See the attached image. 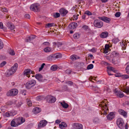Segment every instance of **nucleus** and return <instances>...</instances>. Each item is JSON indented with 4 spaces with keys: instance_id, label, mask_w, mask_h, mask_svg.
Returning a JSON list of instances; mask_svg holds the SVG:
<instances>
[{
    "instance_id": "obj_1",
    "label": "nucleus",
    "mask_w": 129,
    "mask_h": 129,
    "mask_svg": "<svg viewBox=\"0 0 129 129\" xmlns=\"http://www.w3.org/2000/svg\"><path fill=\"white\" fill-rule=\"evenodd\" d=\"M100 102L101 104H99V106L103 108L102 113L105 115L107 114V111L108 110L107 105L105 103V101H102Z\"/></svg>"
},
{
    "instance_id": "obj_2",
    "label": "nucleus",
    "mask_w": 129,
    "mask_h": 129,
    "mask_svg": "<svg viewBox=\"0 0 129 129\" xmlns=\"http://www.w3.org/2000/svg\"><path fill=\"white\" fill-rule=\"evenodd\" d=\"M36 81L34 79L28 81L25 84V87L27 89H30L36 84Z\"/></svg>"
},
{
    "instance_id": "obj_3",
    "label": "nucleus",
    "mask_w": 129,
    "mask_h": 129,
    "mask_svg": "<svg viewBox=\"0 0 129 129\" xmlns=\"http://www.w3.org/2000/svg\"><path fill=\"white\" fill-rule=\"evenodd\" d=\"M62 55L60 53H57L55 54H51L49 56V61L54 60L55 59H57L62 57Z\"/></svg>"
},
{
    "instance_id": "obj_4",
    "label": "nucleus",
    "mask_w": 129,
    "mask_h": 129,
    "mask_svg": "<svg viewBox=\"0 0 129 129\" xmlns=\"http://www.w3.org/2000/svg\"><path fill=\"white\" fill-rule=\"evenodd\" d=\"M18 91L16 89H13L9 91L7 93L8 96H14L18 93Z\"/></svg>"
},
{
    "instance_id": "obj_5",
    "label": "nucleus",
    "mask_w": 129,
    "mask_h": 129,
    "mask_svg": "<svg viewBox=\"0 0 129 129\" xmlns=\"http://www.w3.org/2000/svg\"><path fill=\"white\" fill-rule=\"evenodd\" d=\"M100 20L97 19L94 21L93 24L94 26L98 28H101L103 26V22Z\"/></svg>"
},
{
    "instance_id": "obj_6",
    "label": "nucleus",
    "mask_w": 129,
    "mask_h": 129,
    "mask_svg": "<svg viewBox=\"0 0 129 129\" xmlns=\"http://www.w3.org/2000/svg\"><path fill=\"white\" fill-rule=\"evenodd\" d=\"M118 126L121 129H123L124 126V122L123 119L121 118L118 119L116 122Z\"/></svg>"
},
{
    "instance_id": "obj_7",
    "label": "nucleus",
    "mask_w": 129,
    "mask_h": 129,
    "mask_svg": "<svg viewBox=\"0 0 129 129\" xmlns=\"http://www.w3.org/2000/svg\"><path fill=\"white\" fill-rule=\"evenodd\" d=\"M39 5L38 4H34L32 5L30 7L31 10L34 12H37L39 11Z\"/></svg>"
},
{
    "instance_id": "obj_8",
    "label": "nucleus",
    "mask_w": 129,
    "mask_h": 129,
    "mask_svg": "<svg viewBox=\"0 0 129 129\" xmlns=\"http://www.w3.org/2000/svg\"><path fill=\"white\" fill-rule=\"evenodd\" d=\"M30 73H32V71L29 69H25L23 72V75L25 76H26L28 78L30 77L29 74Z\"/></svg>"
},
{
    "instance_id": "obj_9",
    "label": "nucleus",
    "mask_w": 129,
    "mask_h": 129,
    "mask_svg": "<svg viewBox=\"0 0 129 129\" xmlns=\"http://www.w3.org/2000/svg\"><path fill=\"white\" fill-rule=\"evenodd\" d=\"M47 123V122L45 120L41 121L38 124V126L39 128L45 126Z\"/></svg>"
},
{
    "instance_id": "obj_10",
    "label": "nucleus",
    "mask_w": 129,
    "mask_h": 129,
    "mask_svg": "<svg viewBox=\"0 0 129 129\" xmlns=\"http://www.w3.org/2000/svg\"><path fill=\"white\" fill-rule=\"evenodd\" d=\"M73 127L74 128L76 129H83V128L82 125L81 124L79 123H73Z\"/></svg>"
},
{
    "instance_id": "obj_11",
    "label": "nucleus",
    "mask_w": 129,
    "mask_h": 129,
    "mask_svg": "<svg viewBox=\"0 0 129 129\" xmlns=\"http://www.w3.org/2000/svg\"><path fill=\"white\" fill-rule=\"evenodd\" d=\"M98 18L99 19L101 20L106 23H109L111 20L110 18L105 16L99 17H98Z\"/></svg>"
},
{
    "instance_id": "obj_12",
    "label": "nucleus",
    "mask_w": 129,
    "mask_h": 129,
    "mask_svg": "<svg viewBox=\"0 0 129 129\" xmlns=\"http://www.w3.org/2000/svg\"><path fill=\"white\" fill-rule=\"evenodd\" d=\"M60 14L63 16H64L68 13V11L64 8H61L59 10Z\"/></svg>"
},
{
    "instance_id": "obj_13",
    "label": "nucleus",
    "mask_w": 129,
    "mask_h": 129,
    "mask_svg": "<svg viewBox=\"0 0 129 129\" xmlns=\"http://www.w3.org/2000/svg\"><path fill=\"white\" fill-rule=\"evenodd\" d=\"M56 100V99L55 97L51 95H49V103H54Z\"/></svg>"
},
{
    "instance_id": "obj_14",
    "label": "nucleus",
    "mask_w": 129,
    "mask_h": 129,
    "mask_svg": "<svg viewBox=\"0 0 129 129\" xmlns=\"http://www.w3.org/2000/svg\"><path fill=\"white\" fill-rule=\"evenodd\" d=\"M114 115L113 113L111 112L107 116V119L109 120H111L113 119L114 118Z\"/></svg>"
},
{
    "instance_id": "obj_15",
    "label": "nucleus",
    "mask_w": 129,
    "mask_h": 129,
    "mask_svg": "<svg viewBox=\"0 0 129 129\" xmlns=\"http://www.w3.org/2000/svg\"><path fill=\"white\" fill-rule=\"evenodd\" d=\"M118 112L121 115L125 117H126L127 116V113L123 110L122 109H119L118 110Z\"/></svg>"
},
{
    "instance_id": "obj_16",
    "label": "nucleus",
    "mask_w": 129,
    "mask_h": 129,
    "mask_svg": "<svg viewBox=\"0 0 129 129\" xmlns=\"http://www.w3.org/2000/svg\"><path fill=\"white\" fill-rule=\"evenodd\" d=\"M17 120L18 121V123L19 125L25 121V119L22 117L18 118L17 119Z\"/></svg>"
},
{
    "instance_id": "obj_17",
    "label": "nucleus",
    "mask_w": 129,
    "mask_h": 129,
    "mask_svg": "<svg viewBox=\"0 0 129 129\" xmlns=\"http://www.w3.org/2000/svg\"><path fill=\"white\" fill-rule=\"evenodd\" d=\"M7 25L11 30H13L15 28L14 26L11 23L7 22Z\"/></svg>"
},
{
    "instance_id": "obj_18",
    "label": "nucleus",
    "mask_w": 129,
    "mask_h": 129,
    "mask_svg": "<svg viewBox=\"0 0 129 129\" xmlns=\"http://www.w3.org/2000/svg\"><path fill=\"white\" fill-rule=\"evenodd\" d=\"M35 78L40 81H43V77L40 74H37L35 75Z\"/></svg>"
},
{
    "instance_id": "obj_19",
    "label": "nucleus",
    "mask_w": 129,
    "mask_h": 129,
    "mask_svg": "<svg viewBox=\"0 0 129 129\" xmlns=\"http://www.w3.org/2000/svg\"><path fill=\"white\" fill-rule=\"evenodd\" d=\"M108 35V32L107 31L103 32L100 35V37L102 38H105L107 37Z\"/></svg>"
},
{
    "instance_id": "obj_20",
    "label": "nucleus",
    "mask_w": 129,
    "mask_h": 129,
    "mask_svg": "<svg viewBox=\"0 0 129 129\" xmlns=\"http://www.w3.org/2000/svg\"><path fill=\"white\" fill-rule=\"evenodd\" d=\"M18 67V64L17 63H15L14 65L11 67V70L14 73L15 72Z\"/></svg>"
},
{
    "instance_id": "obj_21",
    "label": "nucleus",
    "mask_w": 129,
    "mask_h": 129,
    "mask_svg": "<svg viewBox=\"0 0 129 129\" xmlns=\"http://www.w3.org/2000/svg\"><path fill=\"white\" fill-rule=\"evenodd\" d=\"M41 111V109L40 108L36 107L34 108L33 111L34 113L36 114L39 113Z\"/></svg>"
},
{
    "instance_id": "obj_22",
    "label": "nucleus",
    "mask_w": 129,
    "mask_h": 129,
    "mask_svg": "<svg viewBox=\"0 0 129 129\" xmlns=\"http://www.w3.org/2000/svg\"><path fill=\"white\" fill-rule=\"evenodd\" d=\"M112 63L114 64H117L120 62V59L118 58H114L112 60Z\"/></svg>"
},
{
    "instance_id": "obj_23",
    "label": "nucleus",
    "mask_w": 129,
    "mask_h": 129,
    "mask_svg": "<svg viewBox=\"0 0 129 129\" xmlns=\"http://www.w3.org/2000/svg\"><path fill=\"white\" fill-rule=\"evenodd\" d=\"M67 126V124L64 122H62L60 124H59V127L63 129H64V128Z\"/></svg>"
},
{
    "instance_id": "obj_24",
    "label": "nucleus",
    "mask_w": 129,
    "mask_h": 129,
    "mask_svg": "<svg viewBox=\"0 0 129 129\" xmlns=\"http://www.w3.org/2000/svg\"><path fill=\"white\" fill-rule=\"evenodd\" d=\"M70 59L72 61H74L79 59L80 57L77 55H71L70 57Z\"/></svg>"
},
{
    "instance_id": "obj_25",
    "label": "nucleus",
    "mask_w": 129,
    "mask_h": 129,
    "mask_svg": "<svg viewBox=\"0 0 129 129\" xmlns=\"http://www.w3.org/2000/svg\"><path fill=\"white\" fill-rule=\"evenodd\" d=\"M59 103H60L62 107L64 108H67L69 106L68 104L66 103L64 101L63 102H59Z\"/></svg>"
},
{
    "instance_id": "obj_26",
    "label": "nucleus",
    "mask_w": 129,
    "mask_h": 129,
    "mask_svg": "<svg viewBox=\"0 0 129 129\" xmlns=\"http://www.w3.org/2000/svg\"><path fill=\"white\" fill-rule=\"evenodd\" d=\"M116 93L117 95L120 98L123 97L124 96L123 93L121 91H117Z\"/></svg>"
},
{
    "instance_id": "obj_27",
    "label": "nucleus",
    "mask_w": 129,
    "mask_h": 129,
    "mask_svg": "<svg viewBox=\"0 0 129 129\" xmlns=\"http://www.w3.org/2000/svg\"><path fill=\"white\" fill-rule=\"evenodd\" d=\"M15 119H13L11 121V126L13 127H16L18 126L19 125L18 123L17 124L15 122Z\"/></svg>"
},
{
    "instance_id": "obj_28",
    "label": "nucleus",
    "mask_w": 129,
    "mask_h": 129,
    "mask_svg": "<svg viewBox=\"0 0 129 129\" xmlns=\"http://www.w3.org/2000/svg\"><path fill=\"white\" fill-rule=\"evenodd\" d=\"M59 68V67L56 65H53L50 68L51 70L53 71H55Z\"/></svg>"
},
{
    "instance_id": "obj_29",
    "label": "nucleus",
    "mask_w": 129,
    "mask_h": 129,
    "mask_svg": "<svg viewBox=\"0 0 129 129\" xmlns=\"http://www.w3.org/2000/svg\"><path fill=\"white\" fill-rule=\"evenodd\" d=\"M14 73L13 72V71L11 69L10 70H8L7 71L6 76H9Z\"/></svg>"
},
{
    "instance_id": "obj_30",
    "label": "nucleus",
    "mask_w": 129,
    "mask_h": 129,
    "mask_svg": "<svg viewBox=\"0 0 129 129\" xmlns=\"http://www.w3.org/2000/svg\"><path fill=\"white\" fill-rule=\"evenodd\" d=\"M60 14L56 12V13H54L53 14V16L55 18H57L60 16Z\"/></svg>"
},
{
    "instance_id": "obj_31",
    "label": "nucleus",
    "mask_w": 129,
    "mask_h": 129,
    "mask_svg": "<svg viewBox=\"0 0 129 129\" xmlns=\"http://www.w3.org/2000/svg\"><path fill=\"white\" fill-rule=\"evenodd\" d=\"M112 54L113 56L115 57H117V58H118L119 56V53L114 51L112 52Z\"/></svg>"
},
{
    "instance_id": "obj_32",
    "label": "nucleus",
    "mask_w": 129,
    "mask_h": 129,
    "mask_svg": "<svg viewBox=\"0 0 129 129\" xmlns=\"http://www.w3.org/2000/svg\"><path fill=\"white\" fill-rule=\"evenodd\" d=\"M123 92H125L127 94H129V88L128 87H126L125 89H122Z\"/></svg>"
},
{
    "instance_id": "obj_33",
    "label": "nucleus",
    "mask_w": 129,
    "mask_h": 129,
    "mask_svg": "<svg viewBox=\"0 0 129 129\" xmlns=\"http://www.w3.org/2000/svg\"><path fill=\"white\" fill-rule=\"evenodd\" d=\"M80 35L78 33H76L73 35V37L75 39H77L79 38Z\"/></svg>"
},
{
    "instance_id": "obj_34",
    "label": "nucleus",
    "mask_w": 129,
    "mask_h": 129,
    "mask_svg": "<svg viewBox=\"0 0 129 129\" xmlns=\"http://www.w3.org/2000/svg\"><path fill=\"white\" fill-rule=\"evenodd\" d=\"M107 68L108 69L107 70H109L111 71H112L114 72H115V71L114 70V69L113 67L111 66H108L107 67Z\"/></svg>"
},
{
    "instance_id": "obj_35",
    "label": "nucleus",
    "mask_w": 129,
    "mask_h": 129,
    "mask_svg": "<svg viewBox=\"0 0 129 129\" xmlns=\"http://www.w3.org/2000/svg\"><path fill=\"white\" fill-rule=\"evenodd\" d=\"M36 36L34 35H31L28 37L29 41H30L31 40L34 39L35 38Z\"/></svg>"
},
{
    "instance_id": "obj_36",
    "label": "nucleus",
    "mask_w": 129,
    "mask_h": 129,
    "mask_svg": "<svg viewBox=\"0 0 129 129\" xmlns=\"http://www.w3.org/2000/svg\"><path fill=\"white\" fill-rule=\"evenodd\" d=\"M27 104L28 105L31 106H32V103L28 99H27Z\"/></svg>"
},
{
    "instance_id": "obj_37",
    "label": "nucleus",
    "mask_w": 129,
    "mask_h": 129,
    "mask_svg": "<svg viewBox=\"0 0 129 129\" xmlns=\"http://www.w3.org/2000/svg\"><path fill=\"white\" fill-rule=\"evenodd\" d=\"M93 66L92 64H90L87 67V69L88 70L90 69L93 68Z\"/></svg>"
},
{
    "instance_id": "obj_38",
    "label": "nucleus",
    "mask_w": 129,
    "mask_h": 129,
    "mask_svg": "<svg viewBox=\"0 0 129 129\" xmlns=\"http://www.w3.org/2000/svg\"><path fill=\"white\" fill-rule=\"evenodd\" d=\"M44 99V98L42 96H38L36 98L37 100L38 101L42 100Z\"/></svg>"
},
{
    "instance_id": "obj_39",
    "label": "nucleus",
    "mask_w": 129,
    "mask_h": 129,
    "mask_svg": "<svg viewBox=\"0 0 129 129\" xmlns=\"http://www.w3.org/2000/svg\"><path fill=\"white\" fill-rule=\"evenodd\" d=\"M66 83L70 86H72L73 84V82L71 81H67Z\"/></svg>"
},
{
    "instance_id": "obj_40",
    "label": "nucleus",
    "mask_w": 129,
    "mask_h": 129,
    "mask_svg": "<svg viewBox=\"0 0 129 129\" xmlns=\"http://www.w3.org/2000/svg\"><path fill=\"white\" fill-rule=\"evenodd\" d=\"M122 77L123 79H127L129 78V76L127 75H124L122 76Z\"/></svg>"
},
{
    "instance_id": "obj_41",
    "label": "nucleus",
    "mask_w": 129,
    "mask_h": 129,
    "mask_svg": "<svg viewBox=\"0 0 129 129\" xmlns=\"http://www.w3.org/2000/svg\"><path fill=\"white\" fill-rule=\"evenodd\" d=\"M54 45H56L58 47H60L61 45L62 44L60 42H57V43H56V42H54Z\"/></svg>"
},
{
    "instance_id": "obj_42",
    "label": "nucleus",
    "mask_w": 129,
    "mask_h": 129,
    "mask_svg": "<svg viewBox=\"0 0 129 129\" xmlns=\"http://www.w3.org/2000/svg\"><path fill=\"white\" fill-rule=\"evenodd\" d=\"M126 72L128 74H129V64L127 65L125 68Z\"/></svg>"
},
{
    "instance_id": "obj_43",
    "label": "nucleus",
    "mask_w": 129,
    "mask_h": 129,
    "mask_svg": "<svg viewBox=\"0 0 129 129\" xmlns=\"http://www.w3.org/2000/svg\"><path fill=\"white\" fill-rule=\"evenodd\" d=\"M12 114L11 113L9 112H6L5 114V116L7 117H9L12 116Z\"/></svg>"
},
{
    "instance_id": "obj_44",
    "label": "nucleus",
    "mask_w": 129,
    "mask_h": 129,
    "mask_svg": "<svg viewBox=\"0 0 129 129\" xmlns=\"http://www.w3.org/2000/svg\"><path fill=\"white\" fill-rule=\"evenodd\" d=\"M85 14H86L88 15H92V13L88 11H86L85 13Z\"/></svg>"
},
{
    "instance_id": "obj_45",
    "label": "nucleus",
    "mask_w": 129,
    "mask_h": 129,
    "mask_svg": "<svg viewBox=\"0 0 129 129\" xmlns=\"http://www.w3.org/2000/svg\"><path fill=\"white\" fill-rule=\"evenodd\" d=\"M3 43L0 39V49H2L3 48Z\"/></svg>"
},
{
    "instance_id": "obj_46",
    "label": "nucleus",
    "mask_w": 129,
    "mask_h": 129,
    "mask_svg": "<svg viewBox=\"0 0 129 129\" xmlns=\"http://www.w3.org/2000/svg\"><path fill=\"white\" fill-rule=\"evenodd\" d=\"M9 53L12 55H14L15 54L14 51L13 50H11Z\"/></svg>"
},
{
    "instance_id": "obj_47",
    "label": "nucleus",
    "mask_w": 129,
    "mask_h": 129,
    "mask_svg": "<svg viewBox=\"0 0 129 129\" xmlns=\"http://www.w3.org/2000/svg\"><path fill=\"white\" fill-rule=\"evenodd\" d=\"M73 27V29L76 28L77 26V23L75 22H72Z\"/></svg>"
},
{
    "instance_id": "obj_48",
    "label": "nucleus",
    "mask_w": 129,
    "mask_h": 129,
    "mask_svg": "<svg viewBox=\"0 0 129 129\" xmlns=\"http://www.w3.org/2000/svg\"><path fill=\"white\" fill-rule=\"evenodd\" d=\"M45 63H43L41 65V67L39 68V71H41L44 67V66L45 65Z\"/></svg>"
},
{
    "instance_id": "obj_49",
    "label": "nucleus",
    "mask_w": 129,
    "mask_h": 129,
    "mask_svg": "<svg viewBox=\"0 0 129 129\" xmlns=\"http://www.w3.org/2000/svg\"><path fill=\"white\" fill-rule=\"evenodd\" d=\"M120 13L119 12H116L115 14V16L116 17H119L120 15Z\"/></svg>"
},
{
    "instance_id": "obj_50",
    "label": "nucleus",
    "mask_w": 129,
    "mask_h": 129,
    "mask_svg": "<svg viewBox=\"0 0 129 129\" xmlns=\"http://www.w3.org/2000/svg\"><path fill=\"white\" fill-rule=\"evenodd\" d=\"M109 45L108 44H106L105 45V49L108 50L109 48Z\"/></svg>"
},
{
    "instance_id": "obj_51",
    "label": "nucleus",
    "mask_w": 129,
    "mask_h": 129,
    "mask_svg": "<svg viewBox=\"0 0 129 129\" xmlns=\"http://www.w3.org/2000/svg\"><path fill=\"white\" fill-rule=\"evenodd\" d=\"M1 11L3 12H7V10L5 8H2Z\"/></svg>"
},
{
    "instance_id": "obj_52",
    "label": "nucleus",
    "mask_w": 129,
    "mask_h": 129,
    "mask_svg": "<svg viewBox=\"0 0 129 129\" xmlns=\"http://www.w3.org/2000/svg\"><path fill=\"white\" fill-rule=\"evenodd\" d=\"M73 25L72 23L69 25L68 26V27L70 29L72 28L73 29Z\"/></svg>"
},
{
    "instance_id": "obj_53",
    "label": "nucleus",
    "mask_w": 129,
    "mask_h": 129,
    "mask_svg": "<svg viewBox=\"0 0 129 129\" xmlns=\"http://www.w3.org/2000/svg\"><path fill=\"white\" fill-rule=\"evenodd\" d=\"M55 25V24L54 23H49V27L51 26H54Z\"/></svg>"
},
{
    "instance_id": "obj_54",
    "label": "nucleus",
    "mask_w": 129,
    "mask_h": 129,
    "mask_svg": "<svg viewBox=\"0 0 129 129\" xmlns=\"http://www.w3.org/2000/svg\"><path fill=\"white\" fill-rule=\"evenodd\" d=\"M25 17L26 18L30 19V16L29 14H27L25 15Z\"/></svg>"
},
{
    "instance_id": "obj_55",
    "label": "nucleus",
    "mask_w": 129,
    "mask_h": 129,
    "mask_svg": "<svg viewBox=\"0 0 129 129\" xmlns=\"http://www.w3.org/2000/svg\"><path fill=\"white\" fill-rule=\"evenodd\" d=\"M101 63L102 64H104L106 65H109V63H108L106 62L102 61L101 62Z\"/></svg>"
},
{
    "instance_id": "obj_56",
    "label": "nucleus",
    "mask_w": 129,
    "mask_h": 129,
    "mask_svg": "<svg viewBox=\"0 0 129 129\" xmlns=\"http://www.w3.org/2000/svg\"><path fill=\"white\" fill-rule=\"evenodd\" d=\"M44 52H48V47H47L44 48Z\"/></svg>"
},
{
    "instance_id": "obj_57",
    "label": "nucleus",
    "mask_w": 129,
    "mask_h": 129,
    "mask_svg": "<svg viewBox=\"0 0 129 129\" xmlns=\"http://www.w3.org/2000/svg\"><path fill=\"white\" fill-rule=\"evenodd\" d=\"M66 73L68 74H70L71 73V71L69 70H67L66 71Z\"/></svg>"
},
{
    "instance_id": "obj_58",
    "label": "nucleus",
    "mask_w": 129,
    "mask_h": 129,
    "mask_svg": "<svg viewBox=\"0 0 129 129\" xmlns=\"http://www.w3.org/2000/svg\"><path fill=\"white\" fill-rule=\"evenodd\" d=\"M54 50V49L49 47V52H53Z\"/></svg>"
},
{
    "instance_id": "obj_59",
    "label": "nucleus",
    "mask_w": 129,
    "mask_h": 129,
    "mask_svg": "<svg viewBox=\"0 0 129 129\" xmlns=\"http://www.w3.org/2000/svg\"><path fill=\"white\" fill-rule=\"evenodd\" d=\"M88 27L86 25H84L82 26V28L84 29H88Z\"/></svg>"
},
{
    "instance_id": "obj_60",
    "label": "nucleus",
    "mask_w": 129,
    "mask_h": 129,
    "mask_svg": "<svg viewBox=\"0 0 129 129\" xmlns=\"http://www.w3.org/2000/svg\"><path fill=\"white\" fill-rule=\"evenodd\" d=\"M21 93L22 95H24L26 94V91L25 90H22L21 91Z\"/></svg>"
},
{
    "instance_id": "obj_61",
    "label": "nucleus",
    "mask_w": 129,
    "mask_h": 129,
    "mask_svg": "<svg viewBox=\"0 0 129 129\" xmlns=\"http://www.w3.org/2000/svg\"><path fill=\"white\" fill-rule=\"evenodd\" d=\"M6 63V62L5 61H4L2 62L1 64V66H3L5 65Z\"/></svg>"
},
{
    "instance_id": "obj_62",
    "label": "nucleus",
    "mask_w": 129,
    "mask_h": 129,
    "mask_svg": "<svg viewBox=\"0 0 129 129\" xmlns=\"http://www.w3.org/2000/svg\"><path fill=\"white\" fill-rule=\"evenodd\" d=\"M5 58V57L3 55H0V60L4 59Z\"/></svg>"
},
{
    "instance_id": "obj_63",
    "label": "nucleus",
    "mask_w": 129,
    "mask_h": 129,
    "mask_svg": "<svg viewBox=\"0 0 129 129\" xmlns=\"http://www.w3.org/2000/svg\"><path fill=\"white\" fill-rule=\"evenodd\" d=\"M86 15L85 14L83 15L82 16V19L84 20L86 19Z\"/></svg>"
},
{
    "instance_id": "obj_64",
    "label": "nucleus",
    "mask_w": 129,
    "mask_h": 129,
    "mask_svg": "<svg viewBox=\"0 0 129 129\" xmlns=\"http://www.w3.org/2000/svg\"><path fill=\"white\" fill-rule=\"evenodd\" d=\"M22 104V103L20 102H19L17 104V107H20Z\"/></svg>"
}]
</instances>
